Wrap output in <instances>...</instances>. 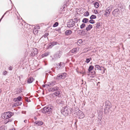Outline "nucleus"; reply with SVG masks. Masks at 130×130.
Listing matches in <instances>:
<instances>
[{
	"instance_id": "1a4fd4ad",
	"label": "nucleus",
	"mask_w": 130,
	"mask_h": 130,
	"mask_svg": "<svg viewBox=\"0 0 130 130\" xmlns=\"http://www.w3.org/2000/svg\"><path fill=\"white\" fill-rule=\"evenodd\" d=\"M55 83L56 82L55 81L50 82L48 83V86L50 87L53 86L55 84Z\"/></svg>"
},
{
	"instance_id": "f3484780",
	"label": "nucleus",
	"mask_w": 130,
	"mask_h": 130,
	"mask_svg": "<svg viewBox=\"0 0 130 130\" xmlns=\"http://www.w3.org/2000/svg\"><path fill=\"white\" fill-rule=\"evenodd\" d=\"M56 102L58 104H63L64 102L62 101H61L60 100L57 99L56 100Z\"/></svg>"
},
{
	"instance_id": "b1692460",
	"label": "nucleus",
	"mask_w": 130,
	"mask_h": 130,
	"mask_svg": "<svg viewBox=\"0 0 130 130\" xmlns=\"http://www.w3.org/2000/svg\"><path fill=\"white\" fill-rule=\"evenodd\" d=\"M86 26V25L84 23H83L80 26V28L81 29L84 28Z\"/></svg>"
},
{
	"instance_id": "bb28decb",
	"label": "nucleus",
	"mask_w": 130,
	"mask_h": 130,
	"mask_svg": "<svg viewBox=\"0 0 130 130\" xmlns=\"http://www.w3.org/2000/svg\"><path fill=\"white\" fill-rule=\"evenodd\" d=\"M56 78L57 79H62L61 77V76H60V74H59L58 75L57 77H56Z\"/></svg>"
},
{
	"instance_id": "a18cd8bd",
	"label": "nucleus",
	"mask_w": 130,
	"mask_h": 130,
	"mask_svg": "<svg viewBox=\"0 0 130 130\" xmlns=\"http://www.w3.org/2000/svg\"><path fill=\"white\" fill-rule=\"evenodd\" d=\"M104 70H103V73H104L105 72V70H106V69H104Z\"/></svg>"
},
{
	"instance_id": "ea45409f",
	"label": "nucleus",
	"mask_w": 130,
	"mask_h": 130,
	"mask_svg": "<svg viewBox=\"0 0 130 130\" xmlns=\"http://www.w3.org/2000/svg\"><path fill=\"white\" fill-rule=\"evenodd\" d=\"M107 103L108 104H110V102L109 101H106V103Z\"/></svg>"
},
{
	"instance_id": "58836bf2",
	"label": "nucleus",
	"mask_w": 130,
	"mask_h": 130,
	"mask_svg": "<svg viewBox=\"0 0 130 130\" xmlns=\"http://www.w3.org/2000/svg\"><path fill=\"white\" fill-rule=\"evenodd\" d=\"M49 54L48 53H47L45 54L44 55V56H47Z\"/></svg>"
},
{
	"instance_id": "0eeeda50",
	"label": "nucleus",
	"mask_w": 130,
	"mask_h": 130,
	"mask_svg": "<svg viewBox=\"0 0 130 130\" xmlns=\"http://www.w3.org/2000/svg\"><path fill=\"white\" fill-rule=\"evenodd\" d=\"M59 89V88L58 87H55L53 88H51L49 89V91H50L52 92H56V91H58Z\"/></svg>"
},
{
	"instance_id": "de8ad7c7",
	"label": "nucleus",
	"mask_w": 130,
	"mask_h": 130,
	"mask_svg": "<svg viewBox=\"0 0 130 130\" xmlns=\"http://www.w3.org/2000/svg\"><path fill=\"white\" fill-rule=\"evenodd\" d=\"M10 130H15V129H10Z\"/></svg>"
},
{
	"instance_id": "423d86ee",
	"label": "nucleus",
	"mask_w": 130,
	"mask_h": 130,
	"mask_svg": "<svg viewBox=\"0 0 130 130\" xmlns=\"http://www.w3.org/2000/svg\"><path fill=\"white\" fill-rule=\"evenodd\" d=\"M53 94L58 97H60L61 95V94L60 92L59 89L54 93Z\"/></svg>"
},
{
	"instance_id": "39448f33",
	"label": "nucleus",
	"mask_w": 130,
	"mask_h": 130,
	"mask_svg": "<svg viewBox=\"0 0 130 130\" xmlns=\"http://www.w3.org/2000/svg\"><path fill=\"white\" fill-rule=\"evenodd\" d=\"M119 10L118 9H115L112 12V14L115 17L118 16L119 14Z\"/></svg>"
},
{
	"instance_id": "72a5a7b5",
	"label": "nucleus",
	"mask_w": 130,
	"mask_h": 130,
	"mask_svg": "<svg viewBox=\"0 0 130 130\" xmlns=\"http://www.w3.org/2000/svg\"><path fill=\"white\" fill-rule=\"evenodd\" d=\"M5 128L4 126H2L0 127V130H5Z\"/></svg>"
},
{
	"instance_id": "4c0bfd02",
	"label": "nucleus",
	"mask_w": 130,
	"mask_h": 130,
	"mask_svg": "<svg viewBox=\"0 0 130 130\" xmlns=\"http://www.w3.org/2000/svg\"><path fill=\"white\" fill-rule=\"evenodd\" d=\"M42 86L43 87H47L48 86V84L47 85H42Z\"/></svg>"
},
{
	"instance_id": "79ce46f5",
	"label": "nucleus",
	"mask_w": 130,
	"mask_h": 130,
	"mask_svg": "<svg viewBox=\"0 0 130 130\" xmlns=\"http://www.w3.org/2000/svg\"><path fill=\"white\" fill-rule=\"evenodd\" d=\"M78 42H79V43H81L82 42V40L80 39L78 40Z\"/></svg>"
},
{
	"instance_id": "37998d69",
	"label": "nucleus",
	"mask_w": 130,
	"mask_h": 130,
	"mask_svg": "<svg viewBox=\"0 0 130 130\" xmlns=\"http://www.w3.org/2000/svg\"><path fill=\"white\" fill-rule=\"evenodd\" d=\"M125 10V9L124 8H122L121 9V11H124Z\"/></svg>"
},
{
	"instance_id": "20e7f679",
	"label": "nucleus",
	"mask_w": 130,
	"mask_h": 130,
	"mask_svg": "<svg viewBox=\"0 0 130 130\" xmlns=\"http://www.w3.org/2000/svg\"><path fill=\"white\" fill-rule=\"evenodd\" d=\"M4 118L5 119H6L11 117L13 115V114L11 112H8L4 113Z\"/></svg>"
},
{
	"instance_id": "e433bc0d",
	"label": "nucleus",
	"mask_w": 130,
	"mask_h": 130,
	"mask_svg": "<svg viewBox=\"0 0 130 130\" xmlns=\"http://www.w3.org/2000/svg\"><path fill=\"white\" fill-rule=\"evenodd\" d=\"M7 73V72L6 71H4L3 72V74L4 75H5Z\"/></svg>"
},
{
	"instance_id": "5701e85b",
	"label": "nucleus",
	"mask_w": 130,
	"mask_h": 130,
	"mask_svg": "<svg viewBox=\"0 0 130 130\" xmlns=\"http://www.w3.org/2000/svg\"><path fill=\"white\" fill-rule=\"evenodd\" d=\"M57 42H53L52 43H50L49 44V45L51 46V45H52V46H53L55 45H56L57 44Z\"/></svg>"
},
{
	"instance_id": "ddd939ff",
	"label": "nucleus",
	"mask_w": 130,
	"mask_h": 130,
	"mask_svg": "<svg viewBox=\"0 0 130 130\" xmlns=\"http://www.w3.org/2000/svg\"><path fill=\"white\" fill-rule=\"evenodd\" d=\"M79 117L80 119H82L85 117V115L82 112L80 111L79 113Z\"/></svg>"
},
{
	"instance_id": "c9c22d12",
	"label": "nucleus",
	"mask_w": 130,
	"mask_h": 130,
	"mask_svg": "<svg viewBox=\"0 0 130 130\" xmlns=\"http://www.w3.org/2000/svg\"><path fill=\"white\" fill-rule=\"evenodd\" d=\"M34 51H35V52L34 53V55H36L37 53V50L36 48H35V49Z\"/></svg>"
},
{
	"instance_id": "412c9836",
	"label": "nucleus",
	"mask_w": 130,
	"mask_h": 130,
	"mask_svg": "<svg viewBox=\"0 0 130 130\" xmlns=\"http://www.w3.org/2000/svg\"><path fill=\"white\" fill-rule=\"evenodd\" d=\"M94 68V67L92 66H91L89 67V69L88 71L89 72H90L92 69Z\"/></svg>"
},
{
	"instance_id": "c03bdc74",
	"label": "nucleus",
	"mask_w": 130,
	"mask_h": 130,
	"mask_svg": "<svg viewBox=\"0 0 130 130\" xmlns=\"http://www.w3.org/2000/svg\"><path fill=\"white\" fill-rule=\"evenodd\" d=\"M24 122L25 123H26L27 122V120H25L24 121Z\"/></svg>"
},
{
	"instance_id": "f704fd0d",
	"label": "nucleus",
	"mask_w": 130,
	"mask_h": 130,
	"mask_svg": "<svg viewBox=\"0 0 130 130\" xmlns=\"http://www.w3.org/2000/svg\"><path fill=\"white\" fill-rule=\"evenodd\" d=\"M99 69L100 70H102L103 69H105L104 67H100V68H99Z\"/></svg>"
},
{
	"instance_id": "4be33fe9",
	"label": "nucleus",
	"mask_w": 130,
	"mask_h": 130,
	"mask_svg": "<svg viewBox=\"0 0 130 130\" xmlns=\"http://www.w3.org/2000/svg\"><path fill=\"white\" fill-rule=\"evenodd\" d=\"M94 7L96 8H98L99 6V4L97 2L95 3L94 4Z\"/></svg>"
},
{
	"instance_id": "aec40b11",
	"label": "nucleus",
	"mask_w": 130,
	"mask_h": 130,
	"mask_svg": "<svg viewBox=\"0 0 130 130\" xmlns=\"http://www.w3.org/2000/svg\"><path fill=\"white\" fill-rule=\"evenodd\" d=\"M88 19L86 18H85L83 19L82 22L84 23H87L88 22Z\"/></svg>"
},
{
	"instance_id": "393cba45",
	"label": "nucleus",
	"mask_w": 130,
	"mask_h": 130,
	"mask_svg": "<svg viewBox=\"0 0 130 130\" xmlns=\"http://www.w3.org/2000/svg\"><path fill=\"white\" fill-rule=\"evenodd\" d=\"M96 18V17L94 15H92L90 17V19H95Z\"/></svg>"
},
{
	"instance_id": "f03ea898",
	"label": "nucleus",
	"mask_w": 130,
	"mask_h": 130,
	"mask_svg": "<svg viewBox=\"0 0 130 130\" xmlns=\"http://www.w3.org/2000/svg\"><path fill=\"white\" fill-rule=\"evenodd\" d=\"M70 110L67 107H66L62 108V113L64 115H67L69 113Z\"/></svg>"
},
{
	"instance_id": "9b49d317",
	"label": "nucleus",
	"mask_w": 130,
	"mask_h": 130,
	"mask_svg": "<svg viewBox=\"0 0 130 130\" xmlns=\"http://www.w3.org/2000/svg\"><path fill=\"white\" fill-rule=\"evenodd\" d=\"M72 31L71 30H66L65 32V34L67 36L70 35L72 33Z\"/></svg>"
},
{
	"instance_id": "a211bd4d",
	"label": "nucleus",
	"mask_w": 130,
	"mask_h": 130,
	"mask_svg": "<svg viewBox=\"0 0 130 130\" xmlns=\"http://www.w3.org/2000/svg\"><path fill=\"white\" fill-rule=\"evenodd\" d=\"M22 99L21 97L19 96L17 98H15L14 99V101L15 102H17L20 101Z\"/></svg>"
},
{
	"instance_id": "7ed1b4c3",
	"label": "nucleus",
	"mask_w": 130,
	"mask_h": 130,
	"mask_svg": "<svg viewBox=\"0 0 130 130\" xmlns=\"http://www.w3.org/2000/svg\"><path fill=\"white\" fill-rule=\"evenodd\" d=\"M75 22L73 21V20H70L67 23V27L69 28H70L73 27L75 25Z\"/></svg>"
},
{
	"instance_id": "a878e982",
	"label": "nucleus",
	"mask_w": 130,
	"mask_h": 130,
	"mask_svg": "<svg viewBox=\"0 0 130 130\" xmlns=\"http://www.w3.org/2000/svg\"><path fill=\"white\" fill-rule=\"evenodd\" d=\"M89 15V13L88 11H86L84 14V15L85 16H88Z\"/></svg>"
},
{
	"instance_id": "2eb2a0df",
	"label": "nucleus",
	"mask_w": 130,
	"mask_h": 130,
	"mask_svg": "<svg viewBox=\"0 0 130 130\" xmlns=\"http://www.w3.org/2000/svg\"><path fill=\"white\" fill-rule=\"evenodd\" d=\"M92 25H91L90 24L86 27V30L87 31H89L92 28Z\"/></svg>"
},
{
	"instance_id": "f257e3e1",
	"label": "nucleus",
	"mask_w": 130,
	"mask_h": 130,
	"mask_svg": "<svg viewBox=\"0 0 130 130\" xmlns=\"http://www.w3.org/2000/svg\"><path fill=\"white\" fill-rule=\"evenodd\" d=\"M53 108L52 107L46 106L43 108L42 110V112L44 113L47 112L50 113L52 111Z\"/></svg>"
},
{
	"instance_id": "4468645a",
	"label": "nucleus",
	"mask_w": 130,
	"mask_h": 130,
	"mask_svg": "<svg viewBox=\"0 0 130 130\" xmlns=\"http://www.w3.org/2000/svg\"><path fill=\"white\" fill-rule=\"evenodd\" d=\"M60 76L61 77L62 79H64L66 77V74L65 73H64L60 74Z\"/></svg>"
},
{
	"instance_id": "cd10ccee",
	"label": "nucleus",
	"mask_w": 130,
	"mask_h": 130,
	"mask_svg": "<svg viewBox=\"0 0 130 130\" xmlns=\"http://www.w3.org/2000/svg\"><path fill=\"white\" fill-rule=\"evenodd\" d=\"M91 58H87L86 59V62L87 63H88L91 60Z\"/></svg>"
},
{
	"instance_id": "7c9ffc66",
	"label": "nucleus",
	"mask_w": 130,
	"mask_h": 130,
	"mask_svg": "<svg viewBox=\"0 0 130 130\" xmlns=\"http://www.w3.org/2000/svg\"><path fill=\"white\" fill-rule=\"evenodd\" d=\"M111 7H108L107 8V10L108 12H109L108 13L109 14L110 13V12L111 10V9H110V8H111Z\"/></svg>"
},
{
	"instance_id": "473e14b6",
	"label": "nucleus",
	"mask_w": 130,
	"mask_h": 130,
	"mask_svg": "<svg viewBox=\"0 0 130 130\" xmlns=\"http://www.w3.org/2000/svg\"><path fill=\"white\" fill-rule=\"evenodd\" d=\"M89 22L91 24H93L94 23V21L93 20H90L89 21Z\"/></svg>"
},
{
	"instance_id": "8fccbe9b",
	"label": "nucleus",
	"mask_w": 130,
	"mask_h": 130,
	"mask_svg": "<svg viewBox=\"0 0 130 130\" xmlns=\"http://www.w3.org/2000/svg\"><path fill=\"white\" fill-rule=\"evenodd\" d=\"M33 32L34 33V30L33 31Z\"/></svg>"
},
{
	"instance_id": "a19ab883",
	"label": "nucleus",
	"mask_w": 130,
	"mask_h": 130,
	"mask_svg": "<svg viewBox=\"0 0 130 130\" xmlns=\"http://www.w3.org/2000/svg\"><path fill=\"white\" fill-rule=\"evenodd\" d=\"M48 35H49L48 33H47V34H45L44 35V37H46L47 36H48Z\"/></svg>"
},
{
	"instance_id": "2f4dec72",
	"label": "nucleus",
	"mask_w": 130,
	"mask_h": 130,
	"mask_svg": "<svg viewBox=\"0 0 130 130\" xmlns=\"http://www.w3.org/2000/svg\"><path fill=\"white\" fill-rule=\"evenodd\" d=\"M58 24L57 22H55L53 25V27H56L58 25Z\"/></svg>"
},
{
	"instance_id": "dca6fc26",
	"label": "nucleus",
	"mask_w": 130,
	"mask_h": 130,
	"mask_svg": "<svg viewBox=\"0 0 130 130\" xmlns=\"http://www.w3.org/2000/svg\"><path fill=\"white\" fill-rule=\"evenodd\" d=\"M21 103L20 102H16L13 105V107H15L17 106L20 105Z\"/></svg>"
},
{
	"instance_id": "09e8293b",
	"label": "nucleus",
	"mask_w": 130,
	"mask_h": 130,
	"mask_svg": "<svg viewBox=\"0 0 130 130\" xmlns=\"http://www.w3.org/2000/svg\"><path fill=\"white\" fill-rule=\"evenodd\" d=\"M31 56H34V55H33V54H32V55H31Z\"/></svg>"
},
{
	"instance_id": "f8f14e48",
	"label": "nucleus",
	"mask_w": 130,
	"mask_h": 130,
	"mask_svg": "<svg viewBox=\"0 0 130 130\" xmlns=\"http://www.w3.org/2000/svg\"><path fill=\"white\" fill-rule=\"evenodd\" d=\"M34 80V79L32 77H29L28 79L27 82L28 83H32Z\"/></svg>"
},
{
	"instance_id": "c756f323",
	"label": "nucleus",
	"mask_w": 130,
	"mask_h": 130,
	"mask_svg": "<svg viewBox=\"0 0 130 130\" xmlns=\"http://www.w3.org/2000/svg\"><path fill=\"white\" fill-rule=\"evenodd\" d=\"M100 66L98 65H95V68L96 69H99L100 68Z\"/></svg>"
},
{
	"instance_id": "9d476101",
	"label": "nucleus",
	"mask_w": 130,
	"mask_h": 130,
	"mask_svg": "<svg viewBox=\"0 0 130 130\" xmlns=\"http://www.w3.org/2000/svg\"><path fill=\"white\" fill-rule=\"evenodd\" d=\"M64 64L62 62H60V63L58 64L57 66V67L58 69H59L61 67H64Z\"/></svg>"
},
{
	"instance_id": "6e6552de",
	"label": "nucleus",
	"mask_w": 130,
	"mask_h": 130,
	"mask_svg": "<svg viewBox=\"0 0 130 130\" xmlns=\"http://www.w3.org/2000/svg\"><path fill=\"white\" fill-rule=\"evenodd\" d=\"M79 50V48L77 47V48H74L71 51V53H75L78 52Z\"/></svg>"
},
{
	"instance_id": "6ab92c4d",
	"label": "nucleus",
	"mask_w": 130,
	"mask_h": 130,
	"mask_svg": "<svg viewBox=\"0 0 130 130\" xmlns=\"http://www.w3.org/2000/svg\"><path fill=\"white\" fill-rule=\"evenodd\" d=\"M35 123L36 124H37L38 125H42L43 124V122L41 121H36L35 122Z\"/></svg>"
},
{
	"instance_id": "49530a36",
	"label": "nucleus",
	"mask_w": 130,
	"mask_h": 130,
	"mask_svg": "<svg viewBox=\"0 0 130 130\" xmlns=\"http://www.w3.org/2000/svg\"><path fill=\"white\" fill-rule=\"evenodd\" d=\"M9 69L10 70H12V69L11 68H10Z\"/></svg>"
},
{
	"instance_id": "c85d7f7f",
	"label": "nucleus",
	"mask_w": 130,
	"mask_h": 130,
	"mask_svg": "<svg viewBox=\"0 0 130 130\" xmlns=\"http://www.w3.org/2000/svg\"><path fill=\"white\" fill-rule=\"evenodd\" d=\"M96 26L97 28H100V23L99 22L97 23L96 24Z\"/></svg>"
}]
</instances>
